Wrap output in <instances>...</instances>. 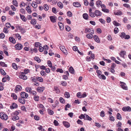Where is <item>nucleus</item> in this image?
<instances>
[{"label":"nucleus","mask_w":131,"mask_h":131,"mask_svg":"<svg viewBox=\"0 0 131 131\" xmlns=\"http://www.w3.org/2000/svg\"><path fill=\"white\" fill-rule=\"evenodd\" d=\"M0 117L4 121H6L8 119L7 115L4 112L0 113Z\"/></svg>","instance_id":"f257e3e1"},{"label":"nucleus","mask_w":131,"mask_h":131,"mask_svg":"<svg viewBox=\"0 0 131 131\" xmlns=\"http://www.w3.org/2000/svg\"><path fill=\"white\" fill-rule=\"evenodd\" d=\"M122 38H124L125 39H128L130 38V36L128 35H126L124 32H121L119 35Z\"/></svg>","instance_id":"f03ea898"},{"label":"nucleus","mask_w":131,"mask_h":131,"mask_svg":"<svg viewBox=\"0 0 131 131\" xmlns=\"http://www.w3.org/2000/svg\"><path fill=\"white\" fill-rule=\"evenodd\" d=\"M94 34V31H93L91 33L87 34L86 35V37L89 39H91L93 38V34Z\"/></svg>","instance_id":"7ed1b4c3"},{"label":"nucleus","mask_w":131,"mask_h":131,"mask_svg":"<svg viewBox=\"0 0 131 131\" xmlns=\"http://www.w3.org/2000/svg\"><path fill=\"white\" fill-rule=\"evenodd\" d=\"M95 16L96 17H99L101 16L102 15L101 12L98 10H95Z\"/></svg>","instance_id":"20e7f679"},{"label":"nucleus","mask_w":131,"mask_h":131,"mask_svg":"<svg viewBox=\"0 0 131 131\" xmlns=\"http://www.w3.org/2000/svg\"><path fill=\"white\" fill-rule=\"evenodd\" d=\"M122 110L125 112H130L131 111V108L129 106H125L123 107Z\"/></svg>","instance_id":"39448f33"},{"label":"nucleus","mask_w":131,"mask_h":131,"mask_svg":"<svg viewBox=\"0 0 131 131\" xmlns=\"http://www.w3.org/2000/svg\"><path fill=\"white\" fill-rule=\"evenodd\" d=\"M15 47L16 50H19L23 48V46L20 43H18L15 45Z\"/></svg>","instance_id":"423d86ee"},{"label":"nucleus","mask_w":131,"mask_h":131,"mask_svg":"<svg viewBox=\"0 0 131 131\" xmlns=\"http://www.w3.org/2000/svg\"><path fill=\"white\" fill-rule=\"evenodd\" d=\"M19 78L20 79H23L24 80H26L27 79V77L25 75L24 72H22L21 74L19 76Z\"/></svg>","instance_id":"0eeeda50"},{"label":"nucleus","mask_w":131,"mask_h":131,"mask_svg":"<svg viewBox=\"0 0 131 131\" xmlns=\"http://www.w3.org/2000/svg\"><path fill=\"white\" fill-rule=\"evenodd\" d=\"M120 83L121 85V87L123 89L125 90L127 89V87L126 85V84L124 82L120 81Z\"/></svg>","instance_id":"6e6552de"},{"label":"nucleus","mask_w":131,"mask_h":131,"mask_svg":"<svg viewBox=\"0 0 131 131\" xmlns=\"http://www.w3.org/2000/svg\"><path fill=\"white\" fill-rule=\"evenodd\" d=\"M20 95L22 98H26L28 97V94L25 92H21V93Z\"/></svg>","instance_id":"1a4fd4ad"},{"label":"nucleus","mask_w":131,"mask_h":131,"mask_svg":"<svg viewBox=\"0 0 131 131\" xmlns=\"http://www.w3.org/2000/svg\"><path fill=\"white\" fill-rule=\"evenodd\" d=\"M44 89V87L42 86L38 87L36 89L37 91L39 93L43 92Z\"/></svg>","instance_id":"9d476101"},{"label":"nucleus","mask_w":131,"mask_h":131,"mask_svg":"<svg viewBox=\"0 0 131 131\" xmlns=\"http://www.w3.org/2000/svg\"><path fill=\"white\" fill-rule=\"evenodd\" d=\"M93 31L94 30H93V29L91 28H87L85 29V32L86 33H91V32Z\"/></svg>","instance_id":"9b49d317"},{"label":"nucleus","mask_w":131,"mask_h":131,"mask_svg":"<svg viewBox=\"0 0 131 131\" xmlns=\"http://www.w3.org/2000/svg\"><path fill=\"white\" fill-rule=\"evenodd\" d=\"M18 107V105L17 104L15 103H12L11 105L10 106L11 109L16 108Z\"/></svg>","instance_id":"f8f14e48"},{"label":"nucleus","mask_w":131,"mask_h":131,"mask_svg":"<svg viewBox=\"0 0 131 131\" xmlns=\"http://www.w3.org/2000/svg\"><path fill=\"white\" fill-rule=\"evenodd\" d=\"M50 18L51 21L53 23L56 22V19L57 17L55 16H52L50 17Z\"/></svg>","instance_id":"ddd939ff"},{"label":"nucleus","mask_w":131,"mask_h":131,"mask_svg":"<svg viewBox=\"0 0 131 131\" xmlns=\"http://www.w3.org/2000/svg\"><path fill=\"white\" fill-rule=\"evenodd\" d=\"M58 24L60 29L61 30H63L64 29V26L63 24L60 22H59Z\"/></svg>","instance_id":"4468645a"},{"label":"nucleus","mask_w":131,"mask_h":131,"mask_svg":"<svg viewBox=\"0 0 131 131\" xmlns=\"http://www.w3.org/2000/svg\"><path fill=\"white\" fill-rule=\"evenodd\" d=\"M94 39L95 41L98 43L100 42V40L98 36L96 35H94L93 36Z\"/></svg>","instance_id":"2eb2a0df"},{"label":"nucleus","mask_w":131,"mask_h":131,"mask_svg":"<svg viewBox=\"0 0 131 131\" xmlns=\"http://www.w3.org/2000/svg\"><path fill=\"white\" fill-rule=\"evenodd\" d=\"M67 128H68L70 126V124L69 123L65 121H64L62 123Z\"/></svg>","instance_id":"dca6fc26"},{"label":"nucleus","mask_w":131,"mask_h":131,"mask_svg":"<svg viewBox=\"0 0 131 131\" xmlns=\"http://www.w3.org/2000/svg\"><path fill=\"white\" fill-rule=\"evenodd\" d=\"M9 41L10 42L14 44L16 43V40L15 38L12 37H10L9 38Z\"/></svg>","instance_id":"f3484780"},{"label":"nucleus","mask_w":131,"mask_h":131,"mask_svg":"<svg viewBox=\"0 0 131 131\" xmlns=\"http://www.w3.org/2000/svg\"><path fill=\"white\" fill-rule=\"evenodd\" d=\"M22 89L21 86L20 85H17L15 87V90L17 91H19Z\"/></svg>","instance_id":"a211bd4d"},{"label":"nucleus","mask_w":131,"mask_h":131,"mask_svg":"<svg viewBox=\"0 0 131 131\" xmlns=\"http://www.w3.org/2000/svg\"><path fill=\"white\" fill-rule=\"evenodd\" d=\"M18 100L20 103L23 104H24L25 103V100L24 99L19 98L18 99Z\"/></svg>","instance_id":"6ab92c4d"},{"label":"nucleus","mask_w":131,"mask_h":131,"mask_svg":"<svg viewBox=\"0 0 131 131\" xmlns=\"http://www.w3.org/2000/svg\"><path fill=\"white\" fill-rule=\"evenodd\" d=\"M126 52L124 51H121L119 53L121 57L123 58H124V56L126 54Z\"/></svg>","instance_id":"aec40b11"},{"label":"nucleus","mask_w":131,"mask_h":131,"mask_svg":"<svg viewBox=\"0 0 131 131\" xmlns=\"http://www.w3.org/2000/svg\"><path fill=\"white\" fill-rule=\"evenodd\" d=\"M83 18L86 20H88L89 18V16L87 13H84L83 15Z\"/></svg>","instance_id":"412c9836"},{"label":"nucleus","mask_w":131,"mask_h":131,"mask_svg":"<svg viewBox=\"0 0 131 131\" xmlns=\"http://www.w3.org/2000/svg\"><path fill=\"white\" fill-rule=\"evenodd\" d=\"M102 4V2L100 0L97 1L96 2V5L97 7H99Z\"/></svg>","instance_id":"4be33fe9"},{"label":"nucleus","mask_w":131,"mask_h":131,"mask_svg":"<svg viewBox=\"0 0 131 131\" xmlns=\"http://www.w3.org/2000/svg\"><path fill=\"white\" fill-rule=\"evenodd\" d=\"M114 13L115 15H120L122 14V12L120 10H118L117 12H114Z\"/></svg>","instance_id":"5701e85b"},{"label":"nucleus","mask_w":131,"mask_h":131,"mask_svg":"<svg viewBox=\"0 0 131 131\" xmlns=\"http://www.w3.org/2000/svg\"><path fill=\"white\" fill-rule=\"evenodd\" d=\"M73 5L76 7H79L81 6L80 4L78 2H74L73 3Z\"/></svg>","instance_id":"b1692460"},{"label":"nucleus","mask_w":131,"mask_h":131,"mask_svg":"<svg viewBox=\"0 0 131 131\" xmlns=\"http://www.w3.org/2000/svg\"><path fill=\"white\" fill-rule=\"evenodd\" d=\"M26 10L27 11L28 13L30 14L31 13V11L30 6L28 5L27 7L26 8Z\"/></svg>","instance_id":"393cba45"},{"label":"nucleus","mask_w":131,"mask_h":131,"mask_svg":"<svg viewBox=\"0 0 131 131\" xmlns=\"http://www.w3.org/2000/svg\"><path fill=\"white\" fill-rule=\"evenodd\" d=\"M20 113V111L18 110V111H16L12 113L13 115L17 116L19 113Z\"/></svg>","instance_id":"a878e982"},{"label":"nucleus","mask_w":131,"mask_h":131,"mask_svg":"<svg viewBox=\"0 0 131 131\" xmlns=\"http://www.w3.org/2000/svg\"><path fill=\"white\" fill-rule=\"evenodd\" d=\"M31 6L34 8H36L37 7L36 3L35 2H33L31 4Z\"/></svg>","instance_id":"bb28decb"},{"label":"nucleus","mask_w":131,"mask_h":131,"mask_svg":"<svg viewBox=\"0 0 131 131\" xmlns=\"http://www.w3.org/2000/svg\"><path fill=\"white\" fill-rule=\"evenodd\" d=\"M69 71L70 73L72 74L74 73V70L73 68L72 67H71L69 68Z\"/></svg>","instance_id":"cd10ccee"},{"label":"nucleus","mask_w":131,"mask_h":131,"mask_svg":"<svg viewBox=\"0 0 131 131\" xmlns=\"http://www.w3.org/2000/svg\"><path fill=\"white\" fill-rule=\"evenodd\" d=\"M20 16L21 19H22V20L24 21H25L26 20V18L25 16L24 15L20 14Z\"/></svg>","instance_id":"c85d7f7f"},{"label":"nucleus","mask_w":131,"mask_h":131,"mask_svg":"<svg viewBox=\"0 0 131 131\" xmlns=\"http://www.w3.org/2000/svg\"><path fill=\"white\" fill-rule=\"evenodd\" d=\"M19 117L18 116H14L12 117V119L13 121H16L19 119Z\"/></svg>","instance_id":"c756f323"},{"label":"nucleus","mask_w":131,"mask_h":131,"mask_svg":"<svg viewBox=\"0 0 131 131\" xmlns=\"http://www.w3.org/2000/svg\"><path fill=\"white\" fill-rule=\"evenodd\" d=\"M47 111L48 114L50 115H52L53 114L54 112L52 110L49 108L47 109Z\"/></svg>","instance_id":"7c9ffc66"},{"label":"nucleus","mask_w":131,"mask_h":131,"mask_svg":"<svg viewBox=\"0 0 131 131\" xmlns=\"http://www.w3.org/2000/svg\"><path fill=\"white\" fill-rule=\"evenodd\" d=\"M12 3L13 5H14L16 7L18 6V3L16 0H13Z\"/></svg>","instance_id":"2f4dec72"},{"label":"nucleus","mask_w":131,"mask_h":131,"mask_svg":"<svg viewBox=\"0 0 131 131\" xmlns=\"http://www.w3.org/2000/svg\"><path fill=\"white\" fill-rule=\"evenodd\" d=\"M34 99L36 101H39V97L38 95H35L34 97Z\"/></svg>","instance_id":"473e14b6"},{"label":"nucleus","mask_w":131,"mask_h":131,"mask_svg":"<svg viewBox=\"0 0 131 131\" xmlns=\"http://www.w3.org/2000/svg\"><path fill=\"white\" fill-rule=\"evenodd\" d=\"M54 91H55L56 93H59L60 92L59 89L56 86H55L54 87Z\"/></svg>","instance_id":"72a5a7b5"},{"label":"nucleus","mask_w":131,"mask_h":131,"mask_svg":"<svg viewBox=\"0 0 131 131\" xmlns=\"http://www.w3.org/2000/svg\"><path fill=\"white\" fill-rule=\"evenodd\" d=\"M30 80L34 82H36L37 81L36 77L34 76V77H31L30 78Z\"/></svg>","instance_id":"f704fd0d"},{"label":"nucleus","mask_w":131,"mask_h":131,"mask_svg":"<svg viewBox=\"0 0 131 131\" xmlns=\"http://www.w3.org/2000/svg\"><path fill=\"white\" fill-rule=\"evenodd\" d=\"M0 65L3 67H7V65L5 63L3 62H0Z\"/></svg>","instance_id":"c9c22d12"},{"label":"nucleus","mask_w":131,"mask_h":131,"mask_svg":"<svg viewBox=\"0 0 131 131\" xmlns=\"http://www.w3.org/2000/svg\"><path fill=\"white\" fill-rule=\"evenodd\" d=\"M58 6L60 8H63V6L62 3L60 2H59L58 3Z\"/></svg>","instance_id":"e433bc0d"},{"label":"nucleus","mask_w":131,"mask_h":131,"mask_svg":"<svg viewBox=\"0 0 131 131\" xmlns=\"http://www.w3.org/2000/svg\"><path fill=\"white\" fill-rule=\"evenodd\" d=\"M89 15L90 16L92 17H94L95 16V12H92L89 13Z\"/></svg>","instance_id":"4c0bfd02"},{"label":"nucleus","mask_w":131,"mask_h":131,"mask_svg":"<svg viewBox=\"0 0 131 131\" xmlns=\"http://www.w3.org/2000/svg\"><path fill=\"white\" fill-rule=\"evenodd\" d=\"M17 38L18 40H21V37L18 34H16L14 35Z\"/></svg>","instance_id":"58836bf2"},{"label":"nucleus","mask_w":131,"mask_h":131,"mask_svg":"<svg viewBox=\"0 0 131 131\" xmlns=\"http://www.w3.org/2000/svg\"><path fill=\"white\" fill-rule=\"evenodd\" d=\"M30 23L31 24L34 25L36 24V20L35 19H32L31 20Z\"/></svg>","instance_id":"ea45409f"},{"label":"nucleus","mask_w":131,"mask_h":131,"mask_svg":"<svg viewBox=\"0 0 131 131\" xmlns=\"http://www.w3.org/2000/svg\"><path fill=\"white\" fill-rule=\"evenodd\" d=\"M67 84V83L65 81H62L61 82V85L63 86H66Z\"/></svg>","instance_id":"a19ab883"},{"label":"nucleus","mask_w":131,"mask_h":131,"mask_svg":"<svg viewBox=\"0 0 131 131\" xmlns=\"http://www.w3.org/2000/svg\"><path fill=\"white\" fill-rule=\"evenodd\" d=\"M98 77L104 80H105L106 79L105 76L103 74L99 75Z\"/></svg>","instance_id":"79ce46f5"},{"label":"nucleus","mask_w":131,"mask_h":131,"mask_svg":"<svg viewBox=\"0 0 131 131\" xmlns=\"http://www.w3.org/2000/svg\"><path fill=\"white\" fill-rule=\"evenodd\" d=\"M116 118L117 119L119 120H121L122 119L121 115L119 113L117 114Z\"/></svg>","instance_id":"37998d69"},{"label":"nucleus","mask_w":131,"mask_h":131,"mask_svg":"<svg viewBox=\"0 0 131 131\" xmlns=\"http://www.w3.org/2000/svg\"><path fill=\"white\" fill-rule=\"evenodd\" d=\"M11 96L12 97H13L14 100H16L17 99V96L15 93H12Z\"/></svg>","instance_id":"c03bdc74"},{"label":"nucleus","mask_w":131,"mask_h":131,"mask_svg":"<svg viewBox=\"0 0 131 131\" xmlns=\"http://www.w3.org/2000/svg\"><path fill=\"white\" fill-rule=\"evenodd\" d=\"M113 23L115 26H117L120 25V24L118 23L115 21H114L113 22Z\"/></svg>","instance_id":"a18cd8bd"},{"label":"nucleus","mask_w":131,"mask_h":131,"mask_svg":"<svg viewBox=\"0 0 131 131\" xmlns=\"http://www.w3.org/2000/svg\"><path fill=\"white\" fill-rule=\"evenodd\" d=\"M25 90L26 92L30 93L32 90V89L31 88L27 87L25 89Z\"/></svg>","instance_id":"49530a36"},{"label":"nucleus","mask_w":131,"mask_h":131,"mask_svg":"<svg viewBox=\"0 0 131 131\" xmlns=\"http://www.w3.org/2000/svg\"><path fill=\"white\" fill-rule=\"evenodd\" d=\"M12 67L13 68L16 70L17 69V65L15 63H13L12 64Z\"/></svg>","instance_id":"de8ad7c7"},{"label":"nucleus","mask_w":131,"mask_h":131,"mask_svg":"<svg viewBox=\"0 0 131 131\" xmlns=\"http://www.w3.org/2000/svg\"><path fill=\"white\" fill-rule=\"evenodd\" d=\"M65 96L67 98H68L70 97V95L69 93L67 92L65 93L64 94Z\"/></svg>","instance_id":"09e8293b"},{"label":"nucleus","mask_w":131,"mask_h":131,"mask_svg":"<svg viewBox=\"0 0 131 131\" xmlns=\"http://www.w3.org/2000/svg\"><path fill=\"white\" fill-rule=\"evenodd\" d=\"M30 94H31L32 95H34V96L36 95V91L32 90H31V92L30 93Z\"/></svg>","instance_id":"8fccbe9b"},{"label":"nucleus","mask_w":131,"mask_h":131,"mask_svg":"<svg viewBox=\"0 0 131 131\" xmlns=\"http://www.w3.org/2000/svg\"><path fill=\"white\" fill-rule=\"evenodd\" d=\"M37 80L38 81L40 82H42L43 81V79L41 77H36Z\"/></svg>","instance_id":"3c124183"},{"label":"nucleus","mask_w":131,"mask_h":131,"mask_svg":"<svg viewBox=\"0 0 131 131\" xmlns=\"http://www.w3.org/2000/svg\"><path fill=\"white\" fill-rule=\"evenodd\" d=\"M44 9L45 10L47 11L48 10L49 7L47 4H44Z\"/></svg>","instance_id":"603ef678"},{"label":"nucleus","mask_w":131,"mask_h":131,"mask_svg":"<svg viewBox=\"0 0 131 131\" xmlns=\"http://www.w3.org/2000/svg\"><path fill=\"white\" fill-rule=\"evenodd\" d=\"M59 100L60 102L61 103H63L65 102L64 99L62 97H60L59 98Z\"/></svg>","instance_id":"864d4df0"},{"label":"nucleus","mask_w":131,"mask_h":131,"mask_svg":"<svg viewBox=\"0 0 131 131\" xmlns=\"http://www.w3.org/2000/svg\"><path fill=\"white\" fill-rule=\"evenodd\" d=\"M99 21L103 24H105V21L102 18L100 19Z\"/></svg>","instance_id":"5fc2aeb1"},{"label":"nucleus","mask_w":131,"mask_h":131,"mask_svg":"<svg viewBox=\"0 0 131 131\" xmlns=\"http://www.w3.org/2000/svg\"><path fill=\"white\" fill-rule=\"evenodd\" d=\"M56 71L59 72L60 73H63V70L61 69H58L56 70Z\"/></svg>","instance_id":"6e6d98bb"},{"label":"nucleus","mask_w":131,"mask_h":131,"mask_svg":"<svg viewBox=\"0 0 131 131\" xmlns=\"http://www.w3.org/2000/svg\"><path fill=\"white\" fill-rule=\"evenodd\" d=\"M5 26L7 27V28H8L11 26V25L9 23H7L6 24H5Z\"/></svg>","instance_id":"4d7b16f0"},{"label":"nucleus","mask_w":131,"mask_h":131,"mask_svg":"<svg viewBox=\"0 0 131 131\" xmlns=\"http://www.w3.org/2000/svg\"><path fill=\"white\" fill-rule=\"evenodd\" d=\"M86 119L87 120H88L89 121H91L92 120V118L90 117L88 115H86Z\"/></svg>","instance_id":"13d9d810"},{"label":"nucleus","mask_w":131,"mask_h":131,"mask_svg":"<svg viewBox=\"0 0 131 131\" xmlns=\"http://www.w3.org/2000/svg\"><path fill=\"white\" fill-rule=\"evenodd\" d=\"M0 71L2 74L3 75H5L6 74V73L2 69H0Z\"/></svg>","instance_id":"bf43d9fd"},{"label":"nucleus","mask_w":131,"mask_h":131,"mask_svg":"<svg viewBox=\"0 0 131 131\" xmlns=\"http://www.w3.org/2000/svg\"><path fill=\"white\" fill-rule=\"evenodd\" d=\"M67 16L69 17H71L72 16V13L70 11H68L67 12Z\"/></svg>","instance_id":"052dcab7"},{"label":"nucleus","mask_w":131,"mask_h":131,"mask_svg":"<svg viewBox=\"0 0 131 131\" xmlns=\"http://www.w3.org/2000/svg\"><path fill=\"white\" fill-rule=\"evenodd\" d=\"M102 11L106 13H108L109 12V10L105 8L102 9Z\"/></svg>","instance_id":"680f3d73"},{"label":"nucleus","mask_w":131,"mask_h":131,"mask_svg":"<svg viewBox=\"0 0 131 131\" xmlns=\"http://www.w3.org/2000/svg\"><path fill=\"white\" fill-rule=\"evenodd\" d=\"M40 74L42 76L45 75H46L45 72L43 70H42L40 71Z\"/></svg>","instance_id":"e2e57ef3"},{"label":"nucleus","mask_w":131,"mask_h":131,"mask_svg":"<svg viewBox=\"0 0 131 131\" xmlns=\"http://www.w3.org/2000/svg\"><path fill=\"white\" fill-rule=\"evenodd\" d=\"M20 12L22 14H25V10L23 8H21L20 10Z\"/></svg>","instance_id":"0e129e2a"},{"label":"nucleus","mask_w":131,"mask_h":131,"mask_svg":"<svg viewBox=\"0 0 131 131\" xmlns=\"http://www.w3.org/2000/svg\"><path fill=\"white\" fill-rule=\"evenodd\" d=\"M100 116L102 117H103L105 116L104 112L102 111L100 112Z\"/></svg>","instance_id":"69168bd1"},{"label":"nucleus","mask_w":131,"mask_h":131,"mask_svg":"<svg viewBox=\"0 0 131 131\" xmlns=\"http://www.w3.org/2000/svg\"><path fill=\"white\" fill-rule=\"evenodd\" d=\"M47 64H48V66L50 67H52V63L49 60L47 62Z\"/></svg>","instance_id":"338daca9"},{"label":"nucleus","mask_w":131,"mask_h":131,"mask_svg":"<svg viewBox=\"0 0 131 131\" xmlns=\"http://www.w3.org/2000/svg\"><path fill=\"white\" fill-rule=\"evenodd\" d=\"M35 60L38 62H40V60L39 58L37 57H35Z\"/></svg>","instance_id":"774afa93"}]
</instances>
